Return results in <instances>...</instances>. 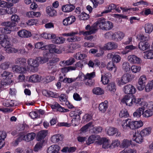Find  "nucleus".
<instances>
[{
	"instance_id": "obj_1",
	"label": "nucleus",
	"mask_w": 153,
	"mask_h": 153,
	"mask_svg": "<svg viewBox=\"0 0 153 153\" xmlns=\"http://www.w3.org/2000/svg\"><path fill=\"white\" fill-rule=\"evenodd\" d=\"M97 22L99 27L103 30H109L113 27V24L112 22L106 21L105 19L103 18L98 19Z\"/></svg>"
},
{
	"instance_id": "obj_2",
	"label": "nucleus",
	"mask_w": 153,
	"mask_h": 153,
	"mask_svg": "<svg viewBox=\"0 0 153 153\" xmlns=\"http://www.w3.org/2000/svg\"><path fill=\"white\" fill-rule=\"evenodd\" d=\"M15 23H11L10 21L4 22L1 23V25L5 27H0V33L5 34L11 33L12 28L15 27Z\"/></svg>"
},
{
	"instance_id": "obj_3",
	"label": "nucleus",
	"mask_w": 153,
	"mask_h": 153,
	"mask_svg": "<svg viewBox=\"0 0 153 153\" xmlns=\"http://www.w3.org/2000/svg\"><path fill=\"white\" fill-rule=\"evenodd\" d=\"M43 48V50H48L50 53H60L62 52L61 51L57 48L56 45L53 44L46 45Z\"/></svg>"
},
{
	"instance_id": "obj_4",
	"label": "nucleus",
	"mask_w": 153,
	"mask_h": 153,
	"mask_svg": "<svg viewBox=\"0 0 153 153\" xmlns=\"http://www.w3.org/2000/svg\"><path fill=\"white\" fill-rule=\"evenodd\" d=\"M134 96L132 95H126L121 100V102L126 104V105L131 106L133 104Z\"/></svg>"
},
{
	"instance_id": "obj_5",
	"label": "nucleus",
	"mask_w": 153,
	"mask_h": 153,
	"mask_svg": "<svg viewBox=\"0 0 153 153\" xmlns=\"http://www.w3.org/2000/svg\"><path fill=\"white\" fill-rule=\"evenodd\" d=\"M146 76L142 75L139 78L138 84L137 85V89L140 91L143 90L144 88L146 85Z\"/></svg>"
},
{
	"instance_id": "obj_6",
	"label": "nucleus",
	"mask_w": 153,
	"mask_h": 153,
	"mask_svg": "<svg viewBox=\"0 0 153 153\" xmlns=\"http://www.w3.org/2000/svg\"><path fill=\"white\" fill-rule=\"evenodd\" d=\"M122 126L124 128L125 126L129 127L131 129H135V122L131 121L130 119H128L123 121Z\"/></svg>"
},
{
	"instance_id": "obj_7",
	"label": "nucleus",
	"mask_w": 153,
	"mask_h": 153,
	"mask_svg": "<svg viewBox=\"0 0 153 153\" xmlns=\"http://www.w3.org/2000/svg\"><path fill=\"white\" fill-rule=\"evenodd\" d=\"M98 26V25L97 22H96L91 27L89 31L85 32L82 31L81 32V33L84 35H89L95 33L97 30Z\"/></svg>"
},
{
	"instance_id": "obj_8",
	"label": "nucleus",
	"mask_w": 153,
	"mask_h": 153,
	"mask_svg": "<svg viewBox=\"0 0 153 153\" xmlns=\"http://www.w3.org/2000/svg\"><path fill=\"white\" fill-rule=\"evenodd\" d=\"M123 91L125 94H133L135 93L136 89L133 85L129 84L124 87Z\"/></svg>"
},
{
	"instance_id": "obj_9",
	"label": "nucleus",
	"mask_w": 153,
	"mask_h": 153,
	"mask_svg": "<svg viewBox=\"0 0 153 153\" xmlns=\"http://www.w3.org/2000/svg\"><path fill=\"white\" fill-rule=\"evenodd\" d=\"M17 35L19 37L22 38H28L31 36V33L25 29L19 30L17 32Z\"/></svg>"
},
{
	"instance_id": "obj_10",
	"label": "nucleus",
	"mask_w": 153,
	"mask_h": 153,
	"mask_svg": "<svg viewBox=\"0 0 153 153\" xmlns=\"http://www.w3.org/2000/svg\"><path fill=\"white\" fill-rule=\"evenodd\" d=\"M131 75L128 73L124 74L121 78L120 80H119L118 82L120 85L127 83L131 81L132 78Z\"/></svg>"
},
{
	"instance_id": "obj_11",
	"label": "nucleus",
	"mask_w": 153,
	"mask_h": 153,
	"mask_svg": "<svg viewBox=\"0 0 153 153\" xmlns=\"http://www.w3.org/2000/svg\"><path fill=\"white\" fill-rule=\"evenodd\" d=\"M44 57H37L39 64H44L48 62L49 60V57L50 53L44 51L43 53Z\"/></svg>"
},
{
	"instance_id": "obj_12",
	"label": "nucleus",
	"mask_w": 153,
	"mask_h": 153,
	"mask_svg": "<svg viewBox=\"0 0 153 153\" xmlns=\"http://www.w3.org/2000/svg\"><path fill=\"white\" fill-rule=\"evenodd\" d=\"M27 62L30 66L33 68H37L39 65L37 57H36L35 59H28Z\"/></svg>"
},
{
	"instance_id": "obj_13",
	"label": "nucleus",
	"mask_w": 153,
	"mask_h": 153,
	"mask_svg": "<svg viewBox=\"0 0 153 153\" xmlns=\"http://www.w3.org/2000/svg\"><path fill=\"white\" fill-rule=\"evenodd\" d=\"M97 144L101 145L102 144L103 148L106 149L110 147L108 140L105 138H102L100 140H98L97 142Z\"/></svg>"
},
{
	"instance_id": "obj_14",
	"label": "nucleus",
	"mask_w": 153,
	"mask_h": 153,
	"mask_svg": "<svg viewBox=\"0 0 153 153\" xmlns=\"http://www.w3.org/2000/svg\"><path fill=\"white\" fill-rule=\"evenodd\" d=\"M12 69L13 72L23 74L27 72V70L25 67L22 68L18 65L13 66Z\"/></svg>"
},
{
	"instance_id": "obj_15",
	"label": "nucleus",
	"mask_w": 153,
	"mask_h": 153,
	"mask_svg": "<svg viewBox=\"0 0 153 153\" xmlns=\"http://www.w3.org/2000/svg\"><path fill=\"white\" fill-rule=\"evenodd\" d=\"M117 47L116 43L113 42H109L105 44L103 49L104 50H112L116 49Z\"/></svg>"
},
{
	"instance_id": "obj_16",
	"label": "nucleus",
	"mask_w": 153,
	"mask_h": 153,
	"mask_svg": "<svg viewBox=\"0 0 153 153\" xmlns=\"http://www.w3.org/2000/svg\"><path fill=\"white\" fill-rule=\"evenodd\" d=\"M108 107V102L105 101L104 102L100 103L99 106V109L102 113H105L107 111Z\"/></svg>"
},
{
	"instance_id": "obj_17",
	"label": "nucleus",
	"mask_w": 153,
	"mask_h": 153,
	"mask_svg": "<svg viewBox=\"0 0 153 153\" xmlns=\"http://www.w3.org/2000/svg\"><path fill=\"white\" fill-rule=\"evenodd\" d=\"M108 56L112 59L113 62L117 63L120 61L121 57L118 55L116 54L114 52H112L108 54Z\"/></svg>"
},
{
	"instance_id": "obj_18",
	"label": "nucleus",
	"mask_w": 153,
	"mask_h": 153,
	"mask_svg": "<svg viewBox=\"0 0 153 153\" xmlns=\"http://www.w3.org/2000/svg\"><path fill=\"white\" fill-rule=\"evenodd\" d=\"M60 147L57 145H53L50 146L48 149V153H59Z\"/></svg>"
},
{
	"instance_id": "obj_19",
	"label": "nucleus",
	"mask_w": 153,
	"mask_h": 153,
	"mask_svg": "<svg viewBox=\"0 0 153 153\" xmlns=\"http://www.w3.org/2000/svg\"><path fill=\"white\" fill-rule=\"evenodd\" d=\"M125 36V34L120 31L115 33L112 35V39L116 41L120 40Z\"/></svg>"
},
{
	"instance_id": "obj_20",
	"label": "nucleus",
	"mask_w": 153,
	"mask_h": 153,
	"mask_svg": "<svg viewBox=\"0 0 153 153\" xmlns=\"http://www.w3.org/2000/svg\"><path fill=\"white\" fill-rule=\"evenodd\" d=\"M47 134V131L43 130L39 131L37 134L36 139L38 141H41L43 140L44 142L45 140L44 139L45 138Z\"/></svg>"
},
{
	"instance_id": "obj_21",
	"label": "nucleus",
	"mask_w": 153,
	"mask_h": 153,
	"mask_svg": "<svg viewBox=\"0 0 153 153\" xmlns=\"http://www.w3.org/2000/svg\"><path fill=\"white\" fill-rule=\"evenodd\" d=\"M128 61L133 64H139L141 61L140 59L134 55H131L128 57Z\"/></svg>"
},
{
	"instance_id": "obj_22",
	"label": "nucleus",
	"mask_w": 153,
	"mask_h": 153,
	"mask_svg": "<svg viewBox=\"0 0 153 153\" xmlns=\"http://www.w3.org/2000/svg\"><path fill=\"white\" fill-rule=\"evenodd\" d=\"M51 107L52 109L56 108L57 111L62 112H67L69 111L68 109H65L61 107L57 102H56L53 105H52Z\"/></svg>"
},
{
	"instance_id": "obj_23",
	"label": "nucleus",
	"mask_w": 153,
	"mask_h": 153,
	"mask_svg": "<svg viewBox=\"0 0 153 153\" xmlns=\"http://www.w3.org/2000/svg\"><path fill=\"white\" fill-rule=\"evenodd\" d=\"M75 8L74 5L69 4L63 5L62 9L63 11L65 12H69L72 11Z\"/></svg>"
},
{
	"instance_id": "obj_24",
	"label": "nucleus",
	"mask_w": 153,
	"mask_h": 153,
	"mask_svg": "<svg viewBox=\"0 0 153 153\" xmlns=\"http://www.w3.org/2000/svg\"><path fill=\"white\" fill-rule=\"evenodd\" d=\"M108 134L109 135H113L114 134H116L117 136H119L121 133L119 132L118 129L115 128L110 127L107 131Z\"/></svg>"
},
{
	"instance_id": "obj_25",
	"label": "nucleus",
	"mask_w": 153,
	"mask_h": 153,
	"mask_svg": "<svg viewBox=\"0 0 153 153\" xmlns=\"http://www.w3.org/2000/svg\"><path fill=\"white\" fill-rule=\"evenodd\" d=\"M138 47L142 51H145L150 48V45L147 42H140L139 43Z\"/></svg>"
},
{
	"instance_id": "obj_26",
	"label": "nucleus",
	"mask_w": 153,
	"mask_h": 153,
	"mask_svg": "<svg viewBox=\"0 0 153 153\" xmlns=\"http://www.w3.org/2000/svg\"><path fill=\"white\" fill-rule=\"evenodd\" d=\"M41 79V76L38 75L34 74L30 76L29 79V81L32 82H39Z\"/></svg>"
},
{
	"instance_id": "obj_27",
	"label": "nucleus",
	"mask_w": 153,
	"mask_h": 153,
	"mask_svg": "<svg viewBox=\"0 0 153 153\" xmlns=\"http://www.w3.org/2000/svg\"><path fill=\"white\" fill-rule=\"evenodd\" d=\"M7 36H5L3 39L1 40L0 42V44L3 47L6 48L10 47V42L8 40V39H7Z\"/></svg>"
},
{
	"instance_id": "obj_28",
	"label": "nucleus",
	"mask_w": 153,
	"mask_h": 153,
	"mask_svg": "<svg viewBox=\"0 0 153 153\" xmlns=\"http://www.w3.org/2000/svg\"><path fill=\"white\" fill-rule=\"evenodd\" d=\"M47 13L50 16L53 17L56 16L57 12L52 7L48 6L46 8Z\"/></svg>"
},
{
	"instance_id": "obj_29",
	"label": "nucleus",
	"mask_w": 153,
	"mask_h": 153,
	"mask_svg": "<svg viewBox=\"0 0 153 153\" xmlns=\"http://www.w3.org/2000/svg\"><path fill=\"white\" fill-rule=\"evenodd\" d=\"M36 136V134L34 133H31L27 134L26 135H25L23 133V140L29 142L33 140Z\"/></svg>"
},
{
	"instance_id": "obj_30",
	"label": "nucleus",
	"mask_w": 153,
	"mask_h": 153,
	"mask_svg": "<svg viewBox=\"0 0 153 153\" xmlns=\"http://www.w3.org/2000/svg\"><path fill=\"white\" fill-rule=\"evenodd\" d=\"M143 135L140 134L135 133V135L134 134L132 139L134 141H135L137 143H140L143 141Z\"/></svg>"
},
{
	"instance_id": "obj_31",
	"label": "nucleus",
	"mask_w": 153,
	"mask_h": 153,
	"mask_svg": "<svg viewBox=\"0 0 153 153\" xmlns=\"http://www.w3.org/2000/svg\"><path fill=\"white\" fill-rule=\"evenodd\" d=\"M62 135L59 134L53 135L51 137V141L54 143H56L60 140H62Z\"/></svg>"
},
{
	"instance_id": "obj_32",
	"label": "nucleus",
	"mask_w": 153,
	"mask_h": 153,
	"mask_svg": "<svg viewBox=\"0 0 153 153\" xmlns=\"http://www.w3.org/2000/svg\"><path fill=\"white\" fill-rule=\"evenodd\" d=\"M15 63L16 64L23 66L24 67H25L26 65V60L23 57L18 58L15 60Z\"/></svg>"
},
{
	"instance_id": "obj_33",
	"label": "nucleus",
	"mask_w": 153,
	"mask_h": 153,
	"mask_svg": "<svg viewBox=\"0 0 153 153\" xmlns=\"http://www.w3.org/2000/svg\"><path fill=\"white\" fill-rule=\"evenodd\" d=\"M141 100H143V99H141V98L136 99L134 96L133 104L134 103L137 106L140 105V106L143 107L145 104V103L144 102L142 101Z\"/></svg>"
},
{
	"instance_id": "obj_34",
	"label": "nucleus",
	"mask_w": 153,
	"mask_h": 153,
	"mask_svg": "<svg viewBox=\"0 0 153 153\" xmlns=\"http://www.w3.org/2000/svg\"><path fill=\"white\" fill-rule=\"evenodd\" d=\"M48 68L49 70L51 73H55L57 70L56 64H53L51 63L48 62L47 63Z\"/></svg>"
},
{
	"instance_id": "obj_35",
	"label": "nucleus",
	"mask_w": 153,
	"mask_h": 153,
	"mask_svg": "<svg viewBox=\"0 0 153 153\" xmlns=\"http://www.w3.org/2000/svg\"><path fill=\"white\" fill-rule=\"evenodd\" d=\"M1 76L2 77H5L6 80L9 81L11 80V78L13 75L12 73L5 71H4L3 74H1Z\"/></svg>"
},
{
	"instance_id": "obj_36",
	"label": "nucleus",
	"mask_w": 153,
	"mask_h": 153,
	"mask_svg": "<svg viewBox=\"0 0 153 153\" xmlns=\"http://www.w3.org/2000/svg\"><path fill=\"white\" fill-rule=\"evenodd\" d=\"M108 90L111 93L114 94L116 90V86L114 82L110 83L107 87Z\"/></svg>"
},
{
	"instance_id": "obj_37",
	"label": "nucleus",
	"mask_w": 153,
	"mask_h": 153,
	"mask_svg": "<svg viewBox=\"0 0 153 153\" xmlns=\"http://www.w3.org/2000/svg\"><path fill=\"white\" fill-rule=\"evenodd\" d=\"M145 108L144 107L139 108L136 110L133 113V116L134 117H140L144 110Z\"/></svg>"
},
{
	"instance_id": "obj_38",
	"label": "nucleus",
	"mask_w": 153,
	"mask_h": 153,
	"mask_svg": "<svg viewBox=\"0 0 153 153\" xmlns=\"http://www.w3.org/2000/svg\"><path fill=\"white\" fill-rule=\"evenodd\" d=\"M107 67L109 71H114V72H115L117 69L115 65L114 64L113 62L112 61H110L108 63Z\"/></svg>"
},
{
	"instance_id": "obj_39",
	"label": "nucleus",
	"mask_w": 153,
	"mask_h": 153,
	"mask_svg": "<svg viewBox=\"0 0 153 153\" xmlns=\"http://www.w3.org/2000/svg\"><path fill=\"white\" fill-rule=\"evenodd\" d=\"M94 126V125L93 122H91L82 127L81 128V130L83 132H86L88 128L93 127Z\"/></svg>"
},
{
	"instance_id": "obj_40",
	"label": "nucleus",
	"mask_w": 153,
	"mask_h": 153,
	"mask_svg": "<svg viewBox=\"0 0 153 153\" xmlns=\"http://www.w3.org/2000/svg\"><path fill=\"white\" fill-rule=\"evenodd\" d=\"M92 91L94 94L98 95H102L104 93V91L103 89L100 87L94 88L93 89Z\"/></svg>"
},
{
	"instance_id": "obj_41",
	"label": "nucleus",
	"mask_w": 153,
	"mask_h": 153,
	"mask_svg": "<svg viewBox=\"0 0 153 153\" xmlns=\"http://www.w3.org/2000/svg\"><path fill=\"white\" fill-rule=\"evenodd\" d=\"M108 9L102 12V14L106 13H110L111 11L112 10L115 9L116 8V6L114 4H111L107 8Z\"/></svg>"
},
{
	"instance_id": "obj_42",
	"label": "nucleus",
	"mask_w": 153,
	"mask_h": 153,
	"mask_svg": "<svg viewBox=\"0 0 153 153\" xmlns=\"http://www.w3.org/2000/svg\"><path fill=\"white\" fill-rule=\"evenodd\" d=\"M145 29L146 33H150L153 30V25L151 24H146L145 25Z\"/></svg>"
},
{
	"instance_id": "obj_43",
	"label": "nucleus",
	"mask_w": 153,
	"mask_h": 153,
	"mask_svg": "<svg viewBox=\"0 0 153 153\" xmlns=\"http://www.w3.org/2000/svg\"><path fill=\"white\" fill-rule=\"evenodd\" d=\"M138 39L140 40L141 42L147 41L149 39V35L147 34L144 35L140 34L138 35Z\"/></svg>"
},
{
	"instance_id": "obj_44",
	"label": "nucleus",
	"mask_w": 153,
	"mask_h": 153,
	"mask_svg": "<svg viewBox=\"0 0 153 153\" xmlns=\"http://www.w3.org/2000/svg\"><path fill=\"white\" fill-rule=\"evenodd\" d=\"M11 19L12 22H10L11 23H15V26L16 25L17 23H18V22L20 20L19 16L16 14L12 16Z\"/></svg>"
},
{
	"instance_id": "obj_45",
	"label": "nucleus",
	"mask_w": 153,
	"mask_h": 153,
	"mask_svg": "<svg viewBox=\"0 0 153 153\" xmlns=\"http://www.w3.org/2000/svg\"><path fill=\"white\" fill-rule=\"evenodd\" d=\"M95 76V74L94 72H92L91 73H87L86 75H84L83 80L85 82L87 79L91 80V79L94 77Z\"/></svg>"
},
{
	"instance_id": "obj_46",
	"label": "nucleus",
	"mask_w": 153,
	"mask_h": 153,
	"mask_svg": "<svg viewBox=\"0 0 153 153\" xmlns=\"http://www.w3.org/2000/svg\"><path fill=\"white\" fill-rule=\"evenodd\" d=\"M129 116L127 110L125 109L121 110L119 114V116L120 117H128Z\"/></svg>"
},
{
	"instance_id": "obj_47",
	"label": "nucleus",
	"mask_w": 153,
	"mask_h": 153,
	"mask_svg": "<svg viewBox=\"0 0 153 153\" xmlns=\"http://www.w3.org/2000/svg\"><path fill=\"white\" fill-rule=\"evenodd\" d=\"M42 94L47 97H55V94L53 92L51 91L44 90L42 91Z\"/></svg>"
},
{
	"instance_id": "obj_48",
	"label": "nucleus",
	"mask_w": 153,
	"mask_h": 153,
	"mask_svg": "<svg viewBox=\"0 0 153 153\" xmlns=\"http://www.w3.org/2000/svg\"><path fill=\"white\" fill-rule=\"evenodd\" d=\"M143 117H149L153 115L152 111L150 109H149L144 111L143 112L142 114Z\"/></svg>"
},
{
	"instance_id": "obj_49",
	"label": "nucleus",
	"mask_w": 153,
	"mask_h": 153,
	"mask_svg": "<svg viewBox=\"0 0 153 153\" xmlns=\"http://www.w3.org/2000/svg\"><path fill=\"white\" fill-rule=\"evenodd\" d=\"M44 143V141L43 140L39 141V142H38L34 147V151L35 152H37L41 149Z\"/></svg>"
},
{
	"instance_id": "obj_50",
	"label": "nucleus",
	"mask_w": 153,
	"mask_h": 153,
	"mask_svg": "<svg viewBox=\"0 0 153 153\" xmlns=\"http://www.w3.org/2000/svg\"><path fill=\"white\" fill-rule=\"evenodd\" d=\"M102 130V128L101 127H94L90 129V131L91 133L97 134L101 132Z\"/></svg>"
},
{
	"instance_id": "obj_51",
	"label": "nucleus",
	"mask_w": 153,
	"mask_h": 153,
	"mask_svg": "<svg viewBox=\"0 0 153 153\" xmlns=\"http://www.w3.org/2000/svg\"><path fill=\"white\" fill-rule=\"evenodd\" d=\"M75 62V60L73 58H70L68 60L66 61H63L62 63L65 64L64 66L70 65L73 64Z\"/></svg>"
},
{
	"instance_id": "obj_52",
	"label": "nucleus",
	"mask_w": 153,
	"mask_h": 153,
	"mask_svg": "<svg viewBox=\"0 0 153 153\" xmlns=\"http://www.w3.org/2000/svg\"><path fill=\"white\" fill-rule=\"evenodd\" d=\"M151 130L150 128H146L140 132L141 134L143 135V136L148 135L150 134L151 132Z\"/></svg>"
},
{
	"instance_id": "obj_53",
	"label": "nucleus",
	"mask_w": 153,
	"mask_h": 153,
	"mask_svg": "<svg viewBox=\"0 0 153 153\" xmlns=\"http://www.w3.org/2000/svg\"><path fill=\"white\" fill-rule=\"evenodd\" d=\"M123 69L126 71H129L130 69V66L128 62H124L122 65Z\"/></svg>"
},
{
	"instance_id": "obj_54",
	"label": "nucleus",
	"mask_w": 153,
	"mask_h": 153,
	"mask_svg": "<svg viewBox=\"0 0 153 153\" xmlns=\"http://www.w3.org/2000/svg\"><path fill=\"white\" fill-rule=\"evenodd\" d=\"M76 69V67L72 66H68L62 68L61 71L62 73H67L70 70H75Z\"/></svg>"
},
{
	"instance_id": "obj_55",
	"label": "nucleus",
	"mask_w": 153,
	"mask_h": 153,
	"mask_svg": "<svg viewBox=\"0 0 153 153\" xmlns=\"http://www.w3.org/2000/svg\"><path fill=\"white\" fill-rule=\"evenodd\" d=\"M65 41L64 38L62 37H57L55 39H53V42L54 43L60 44L63 43Z\"/></svg>"
},
{
	"instance_id": "obj_56",
	"label": "nucleus",
	"mask_w": 153,
	"mask_h": 153,
	"mask_svg": "<svg viewBox=\"0 0 153 153\" xmlns=\"http://www.w3.org/2000/svg\"><path fill=\"white\" fill-rule=\"evenodd\" d=\"M131 141L129 142L128 140H124L121 144L122 147L123 148H127L130 146L131 144Z\"/></svg>"
},
{
	"instance_id": "obj_57",
	"label": "nucleus",
	"mask_w": 153,
	"mask_h": 153,
	"mask_svg": "<svg viewBox=\"0 0 153 153\" xmlns=\"http://www.w3.org/2000/svg\"><path fill=\"white\" fill-rule=\"evenodd\" d=\"M5 50L6 52L8 53H16L18 52V50L15 49L14 48L10 47H8V48H6Z\"/></svg>"
},
{
	"instance_id": "obj_58",
	"label": "nucleus",
	"mask_w": 153,
	"mask_h": 153,
	"mask_svg": "<svg viewBox=\"0 0 153 153\" xmlns=\"http://www.w3.org/2000/svg\"><path fill=\"white\" fill-rule=\"evenodd\" d=\"M20 136L19 138L15 141L14 143V145L15 146L17 145L19 142H20L22 140H23L24 138H23V132H20L19 134Z\"/></svg>"
},
{
	"instance_id": "obj_59",
	"label": "nucleus",
	"mask_w": 153,
	"mask_h": 153,
	"mask_svg": "<svg viewBox=\"0 0 153 153\" xmlns=\"http://www.w3.org/2000/svg\"><path fill=\"white\" fill-rule=\"evenodd\" d=\"M79 16L80 19L83 20H87L89 18V15L85 13H82Z\"/></svg>"
},
{
	"instance_id": "obj_60",
	"label": "nucleus",
	"mask_w": 153,
	"mask_h": 153,
	"mask_svg": "<svg viewBox=\"0 0 153 153\" xmlns=\"http://www.w3.org/2000/svg\"><path fill=\"white\" fill-rule=\"evenodd\" d=\"M145 90L147 92H149L151 91L153 88V83L151 82L145 85Z\"/></svg>"
},
{
	"instance_id": "obj_61",
	"label": "nucleus",
	"mask_w": 153,
	"mask_h": 153,
	"mask_svg": "<svg viewBox=\"0 0 153 153\" xmlns=\"http://www.w3.org/2000/svg\"><path fill=\"white\" fill-rule=\"evenodd\" d=\"M131 69L132 72L134 73H136L140 71L141 68L140 66L134 65L131 67Z\"/></svg>"
},
{
	"instance_id": "obj_62",
	"label": "nucleus",
	"mask_w": 153,
	"mask_h": 153,
	"mask_svg": "<svg viewBox=\"0 0 153 153\" xmlns=\"http://www.w3.org/2000/svg\"><path fill=\"white\" fill-rule=\"evenodd\" d=\"M68 25H70L74 22L76 20V18L74 16H71L67 18Z\"/></svg>"
},
{
	"instance_id": "obj_63",
	"label": "nucleus",
	"mask_w": 153,
	"mask_h": 153,
	"mask_svg": "<svg viewBox=\"0 0 153 153\" xmlns=\"http://www.w3.org/2000/svg\"><path fill=\"white\" fill-rule=\"evenodd\" d=\"M7 134L5 132L0 131V140H1L2 142H4V139L6 137Z\"/></svg>"
},
{
	"instance_id": "obj_64",
	"label": "nucleus",
	"mask_w": 153,
	"mask_h": 153,
	"mask_svg": "<svg viewBox=\"0 0 153 153\" xmlns=\"http://www.w3.org/2000/svg\"><path fill=\"white\" fill-rule=\"evenodd\" d=\"M101 81L104 84H106L108 83L109 81V79L106 76H102Z\"/></svg>"
}]
</instances>
